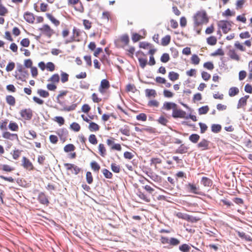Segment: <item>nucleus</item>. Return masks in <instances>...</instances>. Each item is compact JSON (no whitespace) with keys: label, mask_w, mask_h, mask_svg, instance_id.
<instances>
[{"label":"nucleus","mask_w":252,"mask_h":252,"mask_svg":"<svg viewBox=\"0 0 252 252\" xmlns=\"http://www.w3.org/2000/svg\"><path fill=\"white\" fill-rule=\"evenodd\" d=\"M21 162V165L24 169L29 171H32L34 169L33 164L27 157H23Z\"/></svg>","instance_id":"obj_13"},{"label":"nucleus","mask_w":252,"mask_h":252,"mask_svg":"<svg viewBox=\"0 0 252 252\" xmlns=\"http://www.w3.org/2000/svg\"><path fill=\"white\" fill-rule=\"evenodd\" d=\"M224 54V51L221 48L218 49L216 51L211 54V56L215 57L217 56H223Z\"/></svg>","instance_id":"obj_59"},{"label":"nucleus","mask_w":252,"mask_h":252,"mask_svg":"<svg viewBox=\"0 0 252 252\" xmlns=\"http://www.w3.org/2000/svg\"><path fill=\"white\" fill-rule=\"evenodd\" d=\"M0 170L6 172H11L14 170V168L7 164H0Z\"/></svg>","instance_id":"obj_34"},{"label":"nucleus","mask_w":252,"mask_h":252,"mask_svg":"<svg viewBox=\"0 0 252 252\" xmlns=\"http://www.w3.org/2000/svg\"><path fill=\"white\" fill-rule=\"evenodd\" d=\"M52 83L58 84L60 82V76L58 74H53L48 79Z\"/></svg>","instance_id":"obj_37"},{"label":"nucleus","mask_w":252,"mask_h":252,"mask_svg":"<svg viewBox=\"0 0 252 252\" xmlns=\"http://www.w3.org/2000/svg\"><path fill=\"white\" fill-rule=\"evenodd\" d=\"M218 25L219 28L222 30L224 33H227L231 29V24L227 21H220Z\"/></svg>","instance_id":"obj_12"},{"label":"nucleus","mask_w":252,"mask_h":252,"mask_svg":"<svg viewBox=\"0 0 252 252\" xmlns=\"http://www.w3.org/2000/svg\"><path fill=\"white\" fill-rule=\"evenodd\" d=\"M200 138V136L197 134H192L189 137V140L192 143H196Z\"/></svg>","instance_id":"obj_50"},{"label":"nucleus","mask_w":252,"mask_h":252,"mask_svg":"<svg viewBox=\"0 0 252 252\" xmlns=\"http://www.w3.org/2000/svg\"><path fill=\"white\" fill-rule=\"evenodd\" d=\"M221 126L220 125L213 124L211 126V130L215 133H218L221 130Z\"/></svg>","instance_id":"obj_60"},{"label":"nucleus","mask_w":252,"mask_h":252,"mask_svg":"<svg viewBox=\"0 0 252 252\" xmlns=\"http://www.w3.org/2000/svg\"><path fill=\"white\" fill-rule=\"evenodd\" d=\"M110 88V84L109 81L106 79H103L100 83V85L98 88L99 92L103 94L106 91Z\"/></svg>","instance_id":"obj_17"},{"label":"nucleus","mask_w":252,"mask_h":252,"mask_svg":"<svg viewBox=\"0 0 252 252\" xmlns=\"http://www.w3.org/2000/svg\"><path fill=\"white\" fill-rule=\"evenodd\" d=\"M201 183L206 187H210L212 185V181L208 177H203L201 180Z\"/></svg>","instance_id":"obj_30"},{"label":"nucleus","mask_w":252,"mask_h":252,"mask_svg":"<svg viewBox=\"0 0 252 252\" xmlns=\"http://www.w3.org/2000/svg\"><path fill=\"white\" fill-rule=\"evenodd\" d=\"M158 123L162 125L166 126L168 122V121L164 116H160L157 120Z\"/></svg>","instance_id":"obj_64"},{"label":"nucleus","mask_w":252,"mask_h":252,"mask_svg":"<svg viewBox=\"0 0 252 252\" xmlns=\"http://www.w3.org/2000/svg\"><path fill=\"white\" fill-rule=\"evenodd\" d=\"M136 194L143 201L145 202H150V198L141 190H138Z\"/></svg>","instance_id":"obj_27"},{"label":"nucleus","mask_w":252,"mask_h":252,"mask_svg":"<svg viewBox=\"0 0 252 252\" xmlns=\"http://www.w3.org/2000/svg\"><path fill=\"white\" fill-rule=\"evenodd\" d=\"M126 91L127 92L135 93L136 91V88L134 84H129L126 86Z\"/></svg>","instance_id":"obj_58"},{"label":"nucleus","mask_w":252,"mask_h":252,"mask_svg":"<svg viewBox=\"0 0 252 252\" xmlns=\"http://www.w3.org/2000/svg\"><path fill=\"white\" fill-rule=\"evenodd\" d=\"M39 30L42 34H43L49 38L51 37L55 33L54 30L47 24H44L39 29Z\"/></svg>","instance_id":"obj_8"},{"label":"nucleus","mask_w":252,"mask_h":252,"mask_svg":"<svg viewBox=\"0 0 252 252\" xmlns=\"http://www.w3.org/2000/svg\"><path fill=\"white\" fill-rule=\"evenodd\" d=\"M239 93V89L237 87H233L229 89L228 91V94L230 97H233L238 94Z\"/></svg>","instance_id":"obj_39"},{"label":"nucleus","mask_w":252,"mask_h":252,"mask_svg":"<svg viewBox=\"0 0 252 252\" xmlns=\"http://www.w3.org/2000/svg\"><path fill=\"white\" fill-rule=\"evenodd\" d=\"M37 93L40 96L44 98L48 97L50 95L48 91L42 89L37 90Z\"/></svg>","instance_id":"obj_45"},{"label":"nucleus","mask_w":252,"mask_h":252,"mask_svg":"<svg viewBox=\"0 0 252 252\" xmlns=\"http://www.w3.org/2000/svg\"><path fill=\"white\" fill-rule=\"evenodd\" d=\"M98 149L99 155L102 157H105L107 155L106 149L105 145L102 143H100L98 145Z\"/></svg>","instance_id":"obj_31"},{"label":"nucleus","mask_w":252,"mask_h":252,"mask_svg":"<svg viewBox=\"0 0 252 252\" xmlns=\"http://www.w3.org/2000/svg\"><path fill=\"white\" fill-rule=\"evenodd\" d=\"M67 90H61L59 92V94L56 97V101L61 106H63L62 110L64 111H70L76 109L77 106L76 104H73L70 106H67L64 102L65 96L68 93Z\"/></svg>","instance_id":"obj_2"},{"label":"nucleus","mask_w":252,"mask_h":252,"mask_svg":"<svg viewBox=\"0 0 252 252\" xmlns=\"http://www.w3.org/2000/svg\"><path fill=\"white\" fill-rule=\"evenodd\" d=\"M8 128L11 131H17L19 130V126L16 122L10 121L8 124Z\"/></svg>","instance_id":"obj_36"},{"label":"nucleus","mask_w":252,"mask_h":252,"mask_svg":"<svg viewBox=\"0 0 252 252\" xmlns=\"http://www.w3.org/2000/svg\"><path fill=\"white\" fill-rule=\"evenodd\" d=\"M237 233L238 235L239 236V237H240L242 239H244L245 240L249 241V242H252V237L249 235H247L245 232L237 231Z\"/></svg>","instance_id":"obj_38"},{"label":"nucleus","mask_w":252,"mask_h":252,"mask_svg":"<svg viewBox=\"0 0 252 252\" xmlns=\"http://www.w3.org/2000/svg\"><path fill=\"white\" fill-rule=\"evenodd\" d=\"M249 98V95H245L240 98L238 101L237 108L240 109L243 108L247 105V100Z\"/></svg>","instance_id":"obj_22"},{"label":"nucleus","mask_w":252,"mask_h":252,"mask_svg":"<svg viewBox=\"0 0 252 252\" xmlns=\"http://www.w3.org/2000/svg\"><path fill=\"white\" fill-rule=\"evenodd\" d=\"M17 71L15 75L16 79L23 82H26V80L29 75L28 71L24 70L21 66L18 67Z\"/></svg>","instance_id":"obj_6"},{"label":"nucleus","mask_w":252,"mask_h":252,"mask_svg":"<svg viewBox=\"0 0 252 252\" xmlns=\"http://www.w3.org/2000/svg\"><path fill=\"white\" fill-rule=\"evenodd\" d=\"M9 120L6 118L0 119V129L2 131L6 130L8 126Z\"/></svg>","instance_id":"obj_25"},{"label":"nucleus","mask_w":252,"mask_h":252,"mask_svg":"<svg viewBox=\"0 0 252 252\" xmlns=\"http://www.w3.org/2000/svg\"><path fill=\"white\" fill-rule=\"evenodd\" d=\"M136 56L138 58L140 67L144 68L148 63L147 55L143 52L139 51L136 52Z\"/></svg>","instance_id":"obj_7"},{"label":"nucleus","mask_w":252,"mask_h":252,"mask_svg":"<svg viewBox=\"0 0 252 252\" xmlns=\"http://www.w3.org/2000/svg\"><path fill=\"white\" fill-rule=\"evenodd\" d=\"M2 136L4 138L7 139H12V138H16L18 139V135L17 134L11 133L6 130H5V131L2 133Z\"/></svg>","instance_id":"obj_29"},{"label":"nucleus","mask_w":252,"mask_h":252,"mask_svg":"<svg viewBox=\"0 0 252 252\" xmlns=\"http://www.w3.org/2000/svg\"><path fill=\"white\" fill-rule=\"evenodd\" d=\"M179 76V74L174 71H170L168 74V78L172 82L178 80Z\"/></svg>","instance_id":"obj_33"},{"label":"nucleus","mask_w":252,"mask_h":252,"mask_svg":"<svg viewBox=\"0 0 252 252\" xmlns=\"http://www.w3.org/2000/svg\"><path fill=\"white\" fill-rule=\"evenodd\" d=\"M88 128L91 131H97L100 129V126L95 123L91 122L89 125Z\"/></svg>","instance_id":"obj_32"},{"label":"nucleus","mask_w":252,"mask_h":252,"mask_svg":"<svg viewBox=\"0 0 252 252\" xmlns=\"http://www.w3.org/2000/svg\"><path fill=\"white\" fill-rule=\"evenodd\" d=\"M228 56L232 60L239 61L240 60V56L234 49H230L228 52Z\"/></svg>","instance_id":"obj_24"},{"label":"nucleus","mask_w":252,"mask_h":252,"mask_svg":"<svg viewBox=\"0 0 252 252\" xmlns=\"http://www.w3.org/2000/svg\"><path fill=\"white\" fill-rule=\"evenodd\" d=\"M129 38L127 34H124L115 41V44L118 48H124L129 44Z\"/></svg>","instance_id":"obj_4"},{"label":"nucleus","mask_w":252,"mask_h":252,"mask_svg":"<svg viewBox=\"0 0 252 252\" xmlns=\"http://www.w3.org/2000/svg\"><path fill=\"white\" fill-rule=\"evenodd\" d=\"M5 100L7 103L11 106H14L16 103L15 97L11 95H7L5 97Z\"/></svg>","instance_id":"obj_35"},{"label":"nucleus","mask_w":252,"mask_h":252,"mask_svg":"<svg viewBox=\"0 0 252 252\" xmlns=\"http://www.w3.org/2000/svg\"><path fill=\"white\" fill-rule=\"evenodd\" d=\"M171 41V36L169 35H166L163 37L161 40V44L162 46H165L168 45Z\"/></svg>","instance_id":"obj_40"},{"label":"nucleus","mask_w":252,"mask_h":252,"mask_svg":"<svg viewBox=\"0 0 252 252\" xmlns=\"http://www.w3.org/2000/svg\"><path fill=\"white\" fill-rule=\"evenodd\" d=\"M207 43L211 46H214L216 44L217 42V37L214 36H211L208 37L206 39Z\"/></svg>","instance_id":"obj_44"},{"label":"nucleus","mask_w":252,"mask_h":252,"mask_svg":"<svg viewBox=\"0 0 252 252\" xmlns=\"http://www.w3.org/2000/svg\"><path fill=\"white\" fill-rule=\"evenodd\" d=\"M210 142L205 139H202L197 145V147L201 151L207 150L209 149Z\"/></svg>","instance_id":"obj_18"},{"label":"nucleus","mask_w":252,"mask_h":252,"mask_svg":"<svg viewBox=\"0 0 252 252\" xmlns=\"http://www.w3.org/2000/svg\"><path fill=\"white\" fill-rule=\"evenodd\" d=\"M111 170L114 173H118L120 172L121 167L119 165L115 163H112L111 164Z\"/></svg>","instance_id":"obj_51"},{"label":"nucleus","mask_w":252,"mask_h":252,"mask_svg":"<svg viewBox=\"0 0 252 252\" xmlns=\"http://www.w3.org/2000/svg\"><path fill=\"white\" fill-rule=\"evenodd\" d=\"M90 165L92 169L95 172H98L100 169V165L95 161L91 162Z\"/></svg>","instance_id":"obj_48"},{"label":"nucleus","mask_w":252,"mask_h":252,"mask_svg":"<svg viewBox=\"0 0 252 252\" xmlns=\"http://www.w3.org/2000/svg\"><path fill=\"white\" fill-rule=\"evenodd\" d=\"M69 80V74L63 71H61V81L62 83H65Z\"/></svg>","instance_id":"obj_43"},{"label":"nucleus","mask_w":252,"mask_h":252,"mask_svg":"<svg viewBox=\"0 0 252 252\" xmlns=\"http://www.w3.org/2000/svg\"><path fill=\"white\" fill-rule=\"evenodd\" d=\"M69 128L74 132H78L81 129V126L77 123L73 122L70 125Z\"/></svg>","instance_id":"obj_42"},{"label":"nucleus","mask_w":252,"mask_h":252,"mask_svg":"<svg viewBox=\"0 0 252 252\" xmlns=\"http://www.w3.org/2000/svg\"><path fill=\"white\" fill-rule=\"evenodd\" d=\"M177 104L174 102H165L162 107V109L166 111H169L170 110H174L176 108Z\"/></svg>","instance_id":"obj_21"},{"label":"nucleus","mask_w":252,"mask_h":252,"mask_svg":"<svg viewBox=\"0 0 252 252\" xmlns=\"http://www.w3.org/2000/svg\"><path fill=\"white\" fill-rule=\"evenodd\" d=\"M234 47L236 49L242 52H244L246 50V48L238 41L235 42Z\"/></svg>","instance_id":"obj_55"},{"label":"nucleus","mask_w":252,"mask_h":252,"mask_svg":"<svg viewBox=\"0 0 252 252\" xmlns=\"http://www.w3.org/2000/svg\"><path fill=\"white\" fill-rule=\"evenodd\" d=\"M24 18L27 22L30 24H33L35 20V16L33 13L27 11L24 14Z\"/></svg>","instance_id":"obj_19"},{"label":"nucleus","mask_w":252,"mask_h":252,"mask_svg":"<svg viewBox=\"0 0 252 252\" xmlns=\"http://www.w3.org/2000/svg\"><path fill=\"white\" fill-rule=\"evenodd\" d=\"M189 148L184 144H181L180 146L176 150L175 153L176 154H183L188 152Z\"/></svg>","instance_id":"obj_26"},{"label":"nucleus","mask_w":252,"mask_h":252,"mask_svg":"<svg viewBox=\"0 0 252 252\" xmlns=\"http://www.w3.org/2000/svg\"><path fill=\"white\" fill-rule=\"evenodd\" d=\"M209 110L208 106L206 105L202 106L198 109V113L199 115H204L208 113Z\"/></svg>","instance_id":"obj_52"},{"label":"nucleus","mask_w":252,"mask_h":252,"mask_svg":"<svg viewBox=\"0 0 252 252\" xmlns=\"http://www.w3.org/2000/svg\"><path fill=\"white\" fill-rule=\"evenodd\" d=\"M28 136L26 138L29 140H32L37 137L36 132L33 130H29L28 132Z\"/></svg>","instance_id":"obj_46"},{"label":"nucleus","mask_w":252,"mask_h":252,"mask_svg":"<svg viewBox=\"0 0 252 252\" xmlns=\"http://www.w3.org/2000/svg\"><path fill=\"white\" fill-rule=\"evenodd\" d=\"M37 200L42 205L48 206L49 204L48 196L43 192H41L39 193L37 196Z\"/></svg>","instance_id":"obj_16"},{"label":"nucleus","mask_w":252,"mask_h":252,"mask_svg":"<svg viewBox=\"0 0 252 252\" xmlns=\"http://www.w3.org/2000/svg\"><path fill=\"white\" fill-rule=\"evenodd\" d=\"M83 24L86 30H90L92 27V23L89 20L84 19L83 21Z\"/></svg>","instance_id":"obj_63"},{"label":"nucleus","mask_w":252,"mask_h":252,"mask_svg":"<svg viewBox=\"0 0 252 252\" xmlns=\"http://www.w3.org/2000/svg\"><path fill=\"white\" fill-rule=\"evenodd\" d=\"M63 165L66 168V170L71 171V173L74 175L78 174L82 171L81 168L74 164L65 163Z\"/></svg>","instance_id":"obj_11"},{"label":"nucleus","mask_w":252,"mask_h":252,"mask_svg":"<svg viewBox=\"0 0 252 252\" xmlns=\"http://www.w3.org/2000/svg\"><path fill=\"white\" fill-rule=\"evenodd\" d=\"M75 149V147L72 144H68L64 147V151L66 153L74 151Z\"/></svg>","instance_id":"obj_49"},{"label":"nucleus","mask_w":252,"mask_h":252,"mask_svg":"<svg viewBox=\"0 0 252 252\" xmlns=\"http://www.w3.org/2000/svg\"><path fill=\"white\" fill-rule=\"evenodd\" d=\"M91 98L94 103H98L102 100V99L99 97L98 94L96 93H93L92 94Z\"/></svg>","instance_id":"obj_57"},{"label":"nucleus","mask_w":252,"mask_h":252,"mask_svg":"<svg viewBox=\"0 0 252 252\" xmlns=\"http://www.w3.org/2000/svg\"><path fill=\"white\" fill-rule=\"evenodd\" d=\"M145 95L148 98L155 97L157 95V92L154 89H146Z\"/></svg>","instance_id":"obj_28"},{"label":"nucleus","mask_w":252,"mask_h":252,"mask_svg":"<svg viewBox=\"0 0 252 252\" xmlns=\"http://www.w3.org/2000/svg\"><path fill=\"white\" fill-rule=\"evenodd\" d=\"M102 173L106 178L111 179L113 177L112 173L107 169H103L102 170Z\"/></svg>","instance_id":"obj_61"},{"label":"nucleus","mask_w":252,"mask_h":252,"mask_svg":"<svg viewBox=\"0 0 252 252\" xmlns=\"http://www.w3.org/2000/svg\"><path fill=\"white\" fill-rule=\"evenodd\" d=\"M186 113V112L178 108L177 105L176 108H174L172 111V116L174 118H184Z\"/></svg>","instance_id":"obj_15"},{"label":"nucleus","mask_w":252,"mask_h":252,"mask_svg":"<svg viewBox=\"0 0 252 252\" xmlns=\"http://www.w3.org/2000/svg\"><path fill=\"white\" fill-rule=\"evenodd\" d=\"M194 30L197 34H200L203 25L207 24L209 17L207 12L203 9L196 11L192 17Z\"/></svg>","instance_id":"obj_1"},{"label":"nucleus","mask_w":252,"mask_h":252,"mask_svg":"<svg viewBox=\"0 0 252 252\" xmlns=\"http://www.w3.org/2000/svg\"><path fill=\"white\" fill-rule=\"evenodd\" d=\"M160 241L161 244H168L172 247L176 246L178 245L180 243V240L177 238L172 237L169 239L168 237L163 236H161Z\"/></svg>","instance_id":"obj_5"},{"label":"nucleus","mask_w":252,"mask_h":252,"mask_svg":"<svg viewBox=\"0 0 252 252\" xmlns=\"http://www.w3.org/2000/svg\"><path fill=\"white\" fill-rule=\"evenodd\" d=\"M163 94L165 97L171 98L174 96V94L169 90H164Z\"/></svg>","instance_id":"obj_62"},{"label":"nucleus","mask_w":252,"mask_h":252,"mask_svg":"<svg viewBox=\"0 0 252 252\" xmlns=\"http://www.w3.org/2000/svg\"><path fill=\"white\" fill-rule=\"evenodd\" d=\"M120 132L127 136L130 135V128L128 126H125L123 127L120 129Z\"/></svg>","instance_id":"obj_41"},{"label":"nucleus","mask_w":252,"mask_h":252,"mask_svg":"<svg viewBox=\"0 0 252 252\" xmlns=\"http://www.w3.org/2000/svg\"><path fill=\"white\" fill-rule=\"evenodd\" d=\"M20 114L22 118L25 120H30L33 116L32 111L31 108L23 109L20 111Z\"/></svg>","instance_id":"obj_14"},{"label":"nucleus","mask_w":252,"mask_h":252,"mask_svg":"<svg viewBox=\"0 0 252 252\" xmlns=\"http://www.w3.org/2000/svg\"><path fill=\"white\" fill-rule=\"evenodd\" d=\"M106 144L110 147L111 150H116L121 151L122 150V146L119 143H115V138L110 137L106 140Z\"/></svg>","instance_id":"obj_9"},{"label":"nucleus","mask_w":252,"mask_h":252,"mask_svg":"<svg viewBox=\"0 0 252 252\" xmlns=\"http://www.w3.org/2000/svg\"><path fill=\"white\" fill-rule=\"evenodd\" d=\"M190 61L192 64L197 65L199 63L200 59L197 55L194 54L191 57Z\"/></svg>","instance_id":"obj_47"},{"label":"nucleus","mask_w":252,"mask_h":252,"mask_svg":"<svg viewBox=\"0 0 252 252\" xmlns=\"http://www.w3.org/2000/svg\"><path fill=\"white\" fill-rule=\"evenodd\" d=\"M162 163V160L158 157H153L150 159V165L154 166L155 169L158 168V165H160Z\"/></svg>","instance_id":"obj_20"},{"label":"nucleus","mask_w":252,"mask_h":252,"mask_svg":"<svg viewBox=\"0 0 252 252\" xmlns=\"http://www.w3.org/2000/svg\"><path fill=\"white\" fill-rule=\"evenodd\" d=\"M21 153L22 151L19 149L14 150L12 154L13 158L15 160L18 159L20 157Z\"/></svg>","instance_id":"obj_53"},{"label":"nucleus","mask_w":252,"mask_h":252,"mask_svg":"<svg viewBox=\"0 0 252 252\" xmlns=\"http://www.w3.org/2000/svg\"><path fill=\"white\" fill-rule=\"evenodd\" d=\"M159 105V102L156 99L151 100L148 102V106L149 107H158Z\"/></svg>","instance_id":"obj_56"},{"label":"nucleus","mask_w":252,"mask_h":252,"mask_svg":"<svg viewBox=\"0 0 252 252\" xmlns=\"http://www.w3.org/2000/svg\"><path fill=\"white\" fill-rule=\"evenodd\" d=\"M82 32L79 29L74 27L72 30V34L69 39L65 41V44H67L73 42H80L82 40L81 38Z\"/></svg>","instance_id":"obj_3"},{"label":"nucleus","mask_w":252,"mask_h":252,"mask_svg":"<svg viewBox=\"0 0 252 252\" xmlns=\"http://www.w3.org/2000/svg\"><path fill=\"white\" fill-rule=\"evenodd\" d=\"M46 16L55 26L58 27L60 25V21L57 19L52 14L47 13H46Z\"/></svg>","instance_id":"obj_23"},{"label":"nucleus","mask_w":252,"mask_h":252,"mask_svg":"<svg viewBox=\"0 0 252 252\" xmlns=\"http://www.w3.org/2000/svg\"><path fill=\"white\" fill-rule=\"evenodd\" d=\"M190 249V246L187 244H184L179 247V250L182 252H189Z\"/></svg>","instance_id":"obj_54"},{"label":"nucleus","mask_w":252,"mask_h":252,"mask_svg":"<svg viewBox=\"0 0 252 252\" xmlns=\"http://www.w3.org/2000/svg\"><path fill=\"white\" fill-rule=\"evenodd\" d=\"M186 189L188 192L195 194L201 195L202 193L199 186H196L193 183H189L187 184L186 185Z\"/></svg>","instance_id":"obj_10"}]
</instances>
